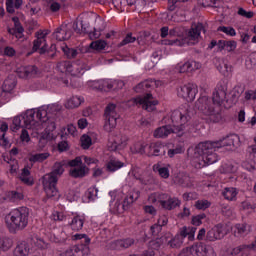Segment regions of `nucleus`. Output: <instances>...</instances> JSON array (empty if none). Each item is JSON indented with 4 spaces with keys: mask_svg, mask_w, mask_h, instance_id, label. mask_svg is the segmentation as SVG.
<instances>
[{
    "mask_svg": "<svg viewBox=\"0 0 256 256\" xmlns=\"http://www.w3.org/2000/svg\"><path fill=\"white\" fill-rule=\"evenodd\" d=\"M225 235H227L225 226L223 224H217L207 232L206 241H220Z\"/></svg>",
    "mask_w": 256,
    "mask_h": 256,
    "instance_id": "obj_11",
    "label": "nucleus"
},
{
    "mask_svg": "<svg viewBox=\"0 0 256 256\" xmlns=\"http://www.w3.org/2000/svg\"><path fill=\"white\" fill-rule=\"evenodd\" d=\"M172 249H181L183 245V238L181 236L176 235L174 238L170 239L168 244Z\"/></svg>",
    "mask_w": 256,
    "mask_h": 256,
    "instance_id": "obj_40",
    "label": "nucleus"
},
{
    "mask_svg": "<svg viewBox=\"0 0 256 256\" xmlns=\"http://www.w3.org/2000/svg\"><path fill=\"white\" fill-rule=\"evenodd\" d=\"M36 40L33 42V48L32 51L35 53L36 51H39L40 55H45L47 51V42L45 40V37H47V33H44L43 31H38L35 33Z\"/></svg>",
    "mask_w": 256,
    "mask_h": 256,
    "instance_id": "obj_10",
    "label": "nucleus"
},
{
    "mask_svg": "<svg viewBox=\"0 0 256 256\" xmlns=\"http://www.w3.org/2000/svg\"><path fill=\"white\" fill-rule=\"evenodd\" d=\"M193 251H195V254L197 256H203V251H205V244L200 243L197 244L196 246H193Z\"/></svg>",
    "mask_w": 256,
    "mask_h": 256,
    "instance_id": "obj_57",
    "label": "nucleus"
},
{
    "mask_svg": "<svg viewBox=\"0 0 256 256\" xmlns=\"http://www.w3.org/2000/svg\"><path fill=\"white\" fill-rule=\"evenodd\" d=\"M47 111L45 110H27L25 116L22 117L23 123L25 124L26 129H31L32 125L41 121L42 123H46L47 119Z\"/></svg>",
    "mask_w": 256,
    "mask_h": 256,
    "instance_id": "obj_7",
    "label": "nucleus"
},
{
    "mask_svg": "<svg viewBox=\"0 0 256 256\" xmlns=\"http://www.w3.org/2000/svg\"><path fill=\"white\" fill-rule=\"evenodd\" d=\"M195 207L200 211H205V209H209L211 207V202L208 200H197L195 202Z\"/></svg>",
    "mask_w": 256,
    "mask_h": 256,
    "instance_id": "obj_45",
    "label": "nucleus"
},
{
    "mask_svg": "<svg viewBox=\"0 0 256 256\" xmlns=\"http://www.w3.org/2000/svg\"><path fill=\"white\" fill-rule=\"evenodd\" d=\"M15 87H17V78L14 75H10L4 81L2 91H4V93H11Z\"/></svg>",
    "mask_w": 256,
    "mask_h": 256,
    "instance_id": "obj_24",
    "label": "nucleus"
},
{
    "mask_svg": "<svg viewBox=\"0 0 256 256\" xmlns=\"http://www.w3.org/2000/svg\"><path fill=\"white\" fill-rule=\"evenodd\" d=\"M74 239L76 241L84 239V244H82V245H86V247H89V243H91V238H88L86 236V234H76V235H74Z\"/></svg>",
    "mask_w": 256,
    "mask_h": 256,
    "instance_id": "obj_55",
    "label": "nucleus"
},
{
    "mask_svg": "<svg viewBox=\"0 0 256 256\" xmlns=\"http://www.w3.org/2000/svg\"><path fill=\"white\" fill-rule=\"evenodd\" d=\"M247 249L249 251H256V241L252 242L251 244H242L236 248H234L231 252V255H239V253H241V251H247Z\"/></svg>",
    "mask_w": 256,
    "mask_h": 256,
    "instance_id": "obj_29",
    "label": "nucleus"
},
{
    "mask_svg": "<svg viewBox=\"0 0 256 256\" xmlns=\"http://www.w3.org/2000/svg\"><path fill=\"white\" fill-rule=\"evenodd\" d=\"M90 250L87 245L72 246L63 253V256H87Z\"/></svg>",
    "mask_w": 256,
    "mask_h": 256,
    "instance_id": "obj_19",
    "label": "nucleus"
},
{
    "mask_svg": "<svg viewBox=\"0 0 256 256\" xmlns=\"http://www.w3.org/2000/svg\"><path fill=\"white\" fill-rule=\"evenodd\" d=\"M17 75L20 79H31L41 75V70L35 65H30L19 69Z\"/></svg>",
    "mask_w": 256,
    "mask_h": 256,
    "instance_id": "obj_15",
    "label": "nucleus"
},
{
    "mask_svg": "<svg viewBox=\"0 0 256 256\" xmlns=\"http://www.w3.org/2000/svg\"><path fill=\"white\" fill-rule=\"evenodd\" d=\"M205 217H207V215H205V213L199 214L197 216H193L192 217V225H195L196 227H199V225H201V223H203V219H205Z\"/></svg>",
    "mask_w": 256,
    "mask_h": 256,
    "instance_id": "obj_54",
    "label": "nucleus"
},
{
    "mask_svg": "<svg viewBox=\"0 0 256 256\" xmlns=\"http://www.w3.org/2000/svg\"><path fill=\"white\" fill-rule=\"evenodd\" d=\"M63 53L66 55L68 59H75L77 57L78 52L76 49L65 47L62 49Z\"/></svg>",
    "mask_w": 256,
    "mask_h": 256,
    "instance_id": "obj_46",
    "label": "nucleus"
},
{
    "mask_svg": "<svg viewBox=\"0 0 256 256\" xmlns=\"http://www.w3.org/2000/svg\"><path fill=\"white\" fill-rule=\"evenodd\" d=\"M150 155L154 157H163L167 151H169V147L163 145L161 142H155L150 144Z\"/></svg>",
    "mask_w": 256,
    "mask_h": 256,
    "instance_id": "obj_20",
    "label": "nucleus"
},
{
    "mask_svg": "<svg viewBox=\"0 0 256 256\" xmlns=\"http://www.w3.org/2000/svg\"><path fill=\"white\" fill-rule=\"evenodd\" d=\"M83 19L84 21H95V23H97L94 31L89 32V39H91V41L99 39V37H101V32L105 31V23L101 19L97 20V14L95 13L85 14Z\"/></svg>",
    "mask_w": 256,
    "mask_h": 256,
    "instance_id": "obj_8",
    "label": "nucleus"
},
{
    "mask_svg": "<svg viewBox=\"0 0 256 256\" xmlns=\"http://www.w3.org/2000/svg\"><path fill=\"white\" fill-rule=\"evenodd\" d=\"M238 15H240L241 17H246V19H251V18H253L254 13H253V11L247 12L245 9L239 8Z\"/></svg>",
    "mask_w": 256,
    "mask_h": 256,
    "instance_id": "obj_59",
    "label": "nucleus"
},
{
    "mask_svg": "<svg viewBox=\"0 0 256 256\" xmlns=\"http://www.w3.org/2000/svg\"><path fill=\"white\" fill-rule=\"evenodd\" d=\"M83 103V98L79 96H72L65 104L66 109H77Z\"/></svg>",
    "mask_w": 256,
    "mask_h": 256,
    "instance_id": "obj_30",
    "label": "nucleus"
},
{
    "mask_svg": "<svg viewBox=\"0 0 256 256\" xmlns=\"http://www.w3.org/2000/svg\"><path fill=\"white\" fill-rule=\"evenodd\" d=\"M107 47V42L105 40H96L90 44V49H94L95 51H103Z\"/></svg>",
    "mask_w": 256,
    "mask_h": 256,
    "instance_id": "obj_41",
    "label": "nucleus"
},
{
    "mask_svg": "<svg viewBox=\"0 0 256 256\" xmlns=\"http://www.w3.org/2000/svg\"><path fill=\"white\" fill-rule=\"evenodd\" d=\"M92 88L96 89L97 91H111V89H113V83L101 80L94 82Z\"/></svg>",
    "mask_w": 256,
    "mask_h": 256,
    "instance_id": "obj_28",
    "label": "nucleus"
},
{
    "mask_svg": "<svg viewBox=\"0 0 256 256\" xmlns=\"http://www.w3.org/2000/svg\"><path fill=\"white\" fill-rule=\"evenodd\" d=\"M46 159H49V153H38L30 156L29 161L31 163H43Z\"/></svg>",
    "mask_w": 256,
    "mask_h": 256,
    "instance_id": "obj_34",
    "label": "nucleus"
},
{
    "mask_svg": "<svg viewBox=\"0 0 256 256\" xmlns=\"http://www.w3.org/2000/svg\"><path fill=\"white\" fill-rule=\"evenodd\" d=\"M72 35L73 31L67 24H62L53 33V37L57 41H68V39H71Z\"/></svg>",
    "mask_w": 256,
    "mask_h": 256,
    "instance_id": "obj_16",
    "label": "nucleus"
},
{
    "mask_svg": "<svg viewBox=\"0 0 256 256\" xmlns=\"http://www.w3.org/2000/svg\"><path fill=\"white\" fill-rule=\"evenodd\" d=\"M189 119H191V117L188 114H183V112L179 110L172 111L171 121L174 123L173 127H181L183 133H185V123H187Z\"/></svg>",
    "mask_w": 256,
    "mask_h": 256,
    "instance_id": "obj_13",
    "label": "nucleus"
},
{
    "mask_svg": "<svg viewBox=\"0 0 256 256\" xmlns=\"http://www.w3.org/2000/svg\"><path fill=\"white\" fill-rule=\"evenodd\" d=\"M153 171L159 173L160 177H162L163 179H169V168L161 167L160 164H155L153 166Z\"/></svg>",
    "mask_w": 256,
    "mask_h": 256,
    "instance_id": "obj_37",
    "label": "nucleus"
},
{
    "mask_svg": "<svg viewBox=\"0 0 256 256\" xmlns=\"http://www.w3.org/2000/svg\"><path fill=\"white\" fill-rule=\"evenodd\" d=\"M245 93V86L237 85L235 86L232 91L229 93L230 98L226 99L227 107H233V105H237L239 101V97Z\"/></svg>",
    "mask_w": 256,
    "mask_h": 256,
    "instance_id": "obj_18",
    "label": "nucleus"
},
{
    "mask_svg": "<svg viewBox=\"0 0 256 256\" xmlns=\"http://www.w3.org/2000/svg\"><path fill=\"white\" fill-rule=\"evenodd\" d=\"M201 31H205V28L201 23H198L194 26H192L188 31H186V36L184 39H174L169 40L168 45H183L186 43V45H197L199 41H201Z\"/></svg>",
    "mask_w": 256,
    "mask_h": 256,
    "instance_id": "obj_5",
    "label": "nucleus"
},
{
    "mask_svg": "<svg viewBox=\"0 0 256 256\" xmlns=\"http://www.w3.org/2000/svg\"><path fill=\"white\" fill-rule=\"evenodd\" d=\"M201 68V64L196 61H190L184 63L180 66V73H193V71H197V69Z\"/></svg>",
    "mask_w": 256,
    "mask_h": 256,
    "instance_id": "obj_25",
    "label": "nucleus"
},
{
    "mask_svg": "<svg viewBox=\"0 0 256 256\" xmlns=\"http://www.w3.org/2000/svg\"><path fill=\"white\" fill-rule=\"evenodd\" d=\"M171 133H174L177 137H183L184 132L182 127H171L169 125H165L157 128L154 131V137L156 139H163L165 137H169Z\"/></svg>",
    "mask_w": 256,
    "mask_h": 256,
    "instance_id": "obj_9",
    "label": "nucleus"
},
{
    "mask_svg": "<svg viewBox=\"0 0 256 256\" xmlns=\"http://www.w3.org/2000/svg\"><path fill=\"white\" fill-rule=\"evenodd\" d=\"M122 249H129V247H133L135 245V239L133 238H126L120 239Z\"/></svg>",
    "mask_w": 256,
    "mask_h": 256,
    "instance_id": "obj_50",
    "label": "nucleus"
},
{
    "mask_svg": "<svg viewBox=\"0 0 256 256\" xmlns=\"http://www.w3.org/2000/svg\"><path fill=\"white\" fill-rule=\"evenodd\" d=\"M181 205V200H178L177 198H168L166 205L163 206V209H167L168 211H171L172 209H175L176 207H179Z\"/></svg>",
    "mask_w": 256,
    "mask_h": 256,
    "instance_id": "obj_36",
    "label": "nucleus"
},
{
    "mask_svg": "<svg viewBox=\"0 0 256 256\" xmlns=\"http://www.w3.org/2000/svg\"><path fill=\"white\" fill-rule=\"evenodd\" d=\"M153 99L152 93H147L143 98H133L132 102L136 105H142L143 109L146 111H153L155 105L159 102L157 100L151 101Z\"/></svg>",
    "mask_w": 256,
    "mask_h": 256,
    "instance_id": "obj_12",
    "label": "nucleus"
},
{
    "mask_svg": "<svg viewBox=\"0 0 256 256\" xmlns=\"http://www.w3.org/2000/svg\"><path fill=\"white\" fill-rule=\"evenodd\" d=\"M223 196L228 201H233L234 197H237V190L235 188H225Z\"/></svg>",
    "mask_w": 256,
    "mask_h": 256,
    "instance_id": "obj_43",
    "label": "nucleus"
},
{
    "mask_svg": "<svg viewBox=\"0 0 256 256\" xmlns=\"http://www.w3.org/2000/svg\"><path fill=\"white\" fill-rule=\"evenodd\" d=\"M12 21L14 23V28H8V33L10 35H15L16 37H21L23 35V32L25 29H23V26L21 25V22L19 21V17H13Z\"/></svg>",
    "mask_w": 256,
    "mask_h": 256,
    "instance_id": "obj_23",
    "label": "nucleus"
},
{
    "mask_svg": "<svg viewBox=\"0 0 256 256\" xmlns=\"http://www.w3.org/2000/svg\"><path fill=\"white\" fill-rule=\"evenodd\" d=\"M55 243H65L67 241V233L65 231H60L54 234Z\"/></svg>",
    "mask_w": 256,
    "mask_h": 256,
    "instance_id": "obj_48",
    "label": "nucleus"
},
{
    "mask_svg": "<svg viewBox=\"0 0 256 256\" xmlns=\"http://www.w3.org/2000/svg\"><path fill=\"white\" fill-rule=\"evenodd\" d=\"M69 69H71V62L63 61L57 64V71L60 73H69Z\"/></svg>",
    "mask_w": 256,
    "mask_h": 256,
    "instance_id": "obj_44",
    "label": "nucleus"
},
{
    "mask_svg": "<svg viewBox=\"0 0 256 256\" xmlns=\"http://www.w3.org/2000/svg\"><path fill=\"white\" fill-rule=\"evenodd\" d=\"M135 41H138V44L141 42L139 41V38L133 37V33H128L125 38L118 44V47H123L125 45H129V43H135Z\"/></svg>",
    "mask_w": 256,
    "mask_h": 256,
    "instance_id": "obj_39",
    "label": "nucleus"
},
{
    "mask_svg": "<svg viewBox=\"0 0 256 256\" xmlns=\"http://www.w3.org/2000/svg\"><path fill=\"white\" fill-rule=\"evenodd\" d=\"M107 249H110L111 251H121V239L109 242L107 244Z\"/></svg>",
    "mask_w": 256,
    "mask_h": 256,
    "instance_id": "obj_49",
    "label": "nucleus"
},
{
    "mask_svg": "<svg viewBox=\"0 0 256 256\" xmlns=\"http://www.w3.org/2000/svg\"><path fill=\"white\" fill-rule=\"evenodd\" d=\"M81 141V147L84 149H89V147H91L92 145V140L91 137L89 135H82V137L80 138Z\"/></svg>",
    "mask_w": 256,
    "mask_h": 256,
    "instance_id": "obj_47",
    "label": "nucleus"
},
{
    "mask_svg": "<svg viewBox=\"0 0 256 256\" xmlns=\"http://www.w3.org/2000/svg\"><path fill=\"white\" fill-rule=\"evenodd\" d=\"M166 151L168 153V157L173 158V157H175V155H179V154L183 153V147L176 146L175 148L168 149Z\"/></svg>",
    "mask_w": 256,
    "mask_h": 256,
    "instance_id": "obj_53",
    "label": "nucleus"
},
{
    "mask_svg": "<svg viewBox=\"0 0 256 256\" xmlns=\"http://www.w3.org/2000/svg\"><path fill=\"white\" fill-rule=\"evenodd\" d=\"M29 243L22 241L20 243H18V245L16 246L15 250H14V255L16 256H27L29 255Z\"/></svg>",
    "mask_w": 256,
    "mask_h": 256,
    "instance_id": "obj_27",
    "label": "nucleus"
},
{
    "mask_svg": "<svg viewBox=\"0 0 256 256\" xmlns=\"http://www.w3.org/2000/svg\"><path fill=\"white\" fill-rule=\"evenodd\" d=\"M227 92L223 89H218L213 93L212 101L216 105H223V103H227Z\"/></svg>",
    "mask_w": 256,
    "mask_h": 256,
    "instance_id": "obj_26",
    "label": "nucleus"
},
{
    "mask_svg": "<svg viewBox=\"0 0 256 256\" xmlns=\"http://www.w3.org/2000/svg\"><path fill=\"white\" fill-rule=\"evenodd\" d=\"M218 31H222V33H226V35H230V37H235V35H237V32H235V28L233 27L220 26Z\"/></svg>",
    "mask_w": 256,
    "mask_h": 256,
    "instance_id": "obj_51",
    "label": "nucleus"
},
{
    "mask_svg": "<svg viewBox=\"0 0 256 256\" xmlns=\"http://www.w3.org/2000/svg\"><path fill=\"white\" fill-rule=\"evenodd\" d=\"M168 37H181V28L175 27L168 30Z\"/></svg>",
    "mask_w": 256,
    "mask_h": 256,
    "instance_id": "obj_60",
    "label": "nucleus"
},
{
    "mask_svg": "<svg viewBox=\"0 0 256 256\" xmlns=\"http://www.w3.org/2000/svg\"><path fill=\"white\" fill-rule=\"evenodd\" d=\"M13 247V240L11 238H0V249L9 251Z\"/></svg>",
    "mask_w": 256,
    "mask_h": 256,
    "instance_id": "obj_42",
    "label": "nucleus"
},
{
    "mask_svg": "<svg viewBox=\"0 0 256 256\" xmlns=\"http://www.w3.org/2000/svg\"><path fill=\"white\" fill-rule=\"evenodd\" d=\"M89 173V168L87 166H81L80 168H74L71 170L70 175L75 179L85 177Z\"/></svg>",
    "mask_w": 256,
    "mask_h": 256,
    "instance_id": "obj_32",
    "label": "nucleus"
},
{
    "mask_svg": "<svg viewBox=\"0 0 256 256\" xmlns=\"http://www.w3.org/2000/svg\"><path fill=\"white\" fill-rule=\"evenodd\" d=\"M56 53H57V46L55 44H52L49 49L47 48V44H46V52L44 54V55H46V57L53 59V57H55Z\"/></svg>",
    "mask_w": 256,
    "mask_h": 256,
    "instance_id": "obj_52",
    "label": "nucleus"
},
{
    "mask_svg": "<svg viewBox=\"0 0 256 256\" xmlns=\"http://www.w3.org/2000/svg\"><path fill=\"white\" fill-rule=\"evenodd\" d=\"M29 223V208L21 207L10 213V221L7 222V228L10 233L23 231Z\"/></svg>",
    "mask_w": 256,
    "mask_h": 256,
    "instance_id": "obj_3",
    "label": "nucleus"
},
{
    "mask_svg": "<svg viewBox=\"0 0 256 256\" xmlns=\"http://www.w3.org/2000/svg\"><path fill=\"white\" fill-rule=\"evenodd\" d=\"M202 256H216L215 250H213V247L205 245V250L203 251Z\"/></svg>",
    "mask_w": 256,
    "mask_h": 256,
    "instance_id": "obj_63",
    "label": "nucleus"
},
{
    "mask_svg": "<svg viewBox=\"0 0 256 256\" xmlns=\"http://www.w3.org/2000/svg\"><path fill=\"white\" fill-rule=\"evenodd\" d=\"M84 223L85 221L81 218V216L77 215L72 219L70 227L72 231H81Z\"/></svg>",
    "mask_w": 256,
    "mask_h": 256,
    "instance_id": "obj_31",
    "label": "nucleus"
},
{
    "mask_svg": "<svg viewBox=\"0 0 256 256\" xmlns=\"http://www.w3.org/2000/svg\"><path fill=\"white\" fill-rule=\"evenodd\" d=\"M197 85L195 84H187L178 90V95L180 97H183V99H186V101H194L195 95H197Z\"/></svg>",
    "mask_w": 256,
    "mask_h": 256,
    "instance_id": "obj_14",
    "label": "nucleus"
},
{
    "mask_svg": "<svg viewBox=\"0 0 256 256\" xmlns=\"http://www.w3.org/2000/svg\"><path fill=\"white\" fill-rule=\"evenodd\" d=\"M151 233L154 237H157L163 231V226L160 224H154L151 226Z\"/></svg>",
    "mask_w": 256,
    "mask_h": 256,
    "instance_id": "obj_56",
    "label": "nucleus"
},
{
    "mask_svg": "<svg viewBox=\"0 0 256 256\" xmlns=\"http://www.w3.org/2000/svg\"><path fill=\"white\" fill-rule=\"evenodd\" d=\"M47 126L45 131H50L53 133V131H55V129H57V126L55 125V122L53 120H49V118H47V116L45 117Z\"/></svg>",
    "mask_w": 256,
    "mask_h": 256,
    "instance_id": "obj_58",
    "label": "nucleus"
},
{
    "mask_svg": "<svg viewBox=\"0 0 256 256\" xmlns=\"http://www.w3.org/2000/svg\"><path fill=\"white\" fill-rule=\"evenodd\" d=\"M117 105L110 103L106 106L104 111L105 124L104 129L108 133H111L115 127H117V119H119V115H117Z\"/></svg>",
    "mask_w": 256,
    "mask_h": 256,
    "instance_id": "obj_6",
    "label": "nucleus"
},
{
    "mask_svg": "<svg viewBox=\"0 0 256 256\" xmlns=\"http://www.w3.org/2000/svg\"><path fill=\"white\" fill-rule=\"evenodd\" d=\"M162 246L161 241L159 240V238H156L155 240H151L149 242V247H151V249L157 250L160 249Z\"/></svg>",
    "mask_w": 256,
    "mask_h": 256,
    "instance_id": "obj_62",
    "label": "nucleus"
},
{
    "mask_svg": "<svg viewBox=\"0 0 256 256\" xmlns=\"http://www.w3.org/2000/svg\"><path fill=\"white\" fill-rule=\"evenodd\" d=\"M114 143L118 146V149H125L127 147V137L121 134L116 135L114 138Z\"/></svg>",
    "mask_w": 256,
    "mask_h": 256,
    "instance_id": "obj_35",
    "label": "nucleus"
},
{
    "mask_svg": "<svg viewBox=\"0 0 256 256\" xmlns=\"http://www.w3.org/2000/svg\"><path fill=\"white\" fill-rule=\"evenodd\" d=\"M31 172L29 171L28 168H24L22 170V173L20 174V181L22 183H25V185H33V178L30 177Z\"/></svg>",
    "mask_w": 256,
    "mask_h": 256,
    "instance_id": "obj_33",
    "label": "nucleus"
},
{
    "mask_svg": "<svg viewBox=\"0 0 256 256\" xmlns=\"http://www.w3.org/2000/svg\"><path fill=\"white\" fill-rule=\"evenodd\" d=\"M245 99L246 101H251L256 99V91L248 90L245 92Z\"/></svg>",
    "mask_w": 256,
    "mask_h": 256,
    "instance_id": "obj_64",
    "label": "nucleus"
},
{
    "mask_svg": "<svg viewBox=\"0 0 256 256\" xmlns=\"http://www.w3.org/2000/svg\"><path fill=\"white\" fill-rule=\"evenodd\" d=\"M153 85L158 86L159 84H157L153 79H147L145 81L140 82L138 85H136L134 87V91L136 93H145L149 91V89H151Z\"/></svg>",
    "mask_w": 256,
    "mask_h": 256,
    "instance_id": "obj_22",
    "label": "nucleus"
},
{
    "mask_svg": "<svg viewBox=\"0 0 256 256\" xmlns=\"http://www.w3.org/2000/svg\"><path fill=\"white\" fill-rule=\"evenodd\" d=\"M13 125H15L16 127H25V122H23V116L14 117Z\"/></svg>",
    "mask_w": 256,
    "mask_h": 256,
    "instance_id": "obj_61",
    "label": "nucleus"
},
{
    "mask_svg": "<svg viewBox=\"0 0 256 256\" xmlns=\"http://www.w3.org/2000/svg\"><path fill=\"white\" fill-rule=\"evenodd\" d=\"M174 183L180 185V187H193V180L189 177V174L179 172L174 177Z\"/></svg>",
    "mask_w": 256,
    "mask_h": 256,
    "instance_id": "obj_21",
    "label": "nucleus"
},
{
    "mask_svg": "<svg viewBox=\"0 0 256 256\" xmlns=\"http://www.w3.org/2000/svg\"><path fill=\"white\" fill-rule=\"evenodd\" d=\"M241 145V140L237 134H232L218 141L200 142L194 148V157L199 158V168L206 165H213L219 161V156L215 153L217 149L228 147V149H237Z\"/></svg>",
    "mask_w": 256,
    "mask_h": 256,
    "instance_id": "obj_1",
    "label": "nucleus"
},
{
    "mask_svg": "<svg viewBox=\"0 0 256 256\" xmlns=\"http://www.w3.org/2000/svg\"><path fill=\"white\" fill-rule=\"evenodd\" d=\"M90 69L91 67L87 66L85 62L77 60L74 62H70L69 73H71V75H73L74 77H79V75H83L85 71H89Z\"/></svg>",
    "mask_w": 256,
    "mask_h": 256,
    "instance_id": "obj_17",
    "label": "nucleus"
},
{
    "mask_svg": "<svg viewBox=\"0 0 256 256\" xmlns=\"http://www.w3.org/2000/svg\"><path fill=\"white\" fill-rule=\"evenodd\" d=\"M125 164L117 159H111L107 164L108 171H117L121 169Z\"/></svg>",
    "mask_w": 256,
    "mask_h": 256,
    "instance_id": "obj_38",
    "label": "nucleus"
},
{
    "mask_svg": "<svg viewBox=\"0 0 256 256\" xmlns=\"http://www.w3.org/2000/svg\"><path fill=\"white\" fill-rule=\"evenodd\" d=\"M64 172L65 168H63V164L61 162H56L51 173L46 174L43 177L44 191L49 199L59 195V190H57V181H59V177H61V174Z\"/></svg>",
    "mask_w": 256,
    "mask_h": 256,
    "instance_id": "obj_2",
    "label": "nucleus"
},
{
    "mask_svg": "<svg viewBox=\"0 0 256 256\" xmlns=\"http://www.w3.org/2000/svg\"><path fill=\"white\" fill-rule=\"evenodd\" d=\"M194 108L200 111V113H203V115L210 117V120L213 121V123H219V121L223 119L221 109L219 107H213L211 99H209L207 96L200 97L195 102Z\"/></svg>",
    "mask_w": 256,
    "mask_h": 256,
    "instance_id": "obj_4",
    "label": "nucleus"
}]
</instances>
